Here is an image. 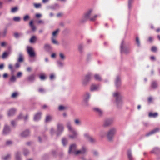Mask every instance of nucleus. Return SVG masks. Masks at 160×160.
Listing matches in <instances>:
<instances>
[{
    "label": "nucleus",
    "instance_id": "4468645a",
    "mask_svg": "<svg viewBox=\"0 0 160 160\" xmlns=\"http://www.w3.org/2000/svg\"><path fill=\"white\" fill-rule=\"evenodd\" d=\"M92 10H89L84 14V18L85 20H86L88 19H90V18H91L90 17V16L91 12H92Z\"/></svg>",
    "mask_w": 160,
    "mask_h": 160
},
{
    "label": "nucleus",
    "instance_id": "6ab92c4d",
    "mask_svg": "<svg viewBox=\"0 0 160 160\" xmlns=\"http://www.w3.org/2000/svg\"><path fill=\"white\" fill-rule=\"evenodd\" d=\"M127 154L128 158L129 160H134V158L132 157L131 150L129 149L127 151Z\"/></svg>",
    "mask_w": 160,
    "mask_h": 160
},
{
    "label": "nucleus",
    "instance_id": "7c9ffc66",
    "mask_svg": "<svg viewBox=\"0 0 160 160\" xmlns=\"http://www.w3.org/2000/svg\"><path fill=\"white\" fill-rule=\"evenodd\" d=\"M11 154H8L6 156L3 157L2 158V160H10L11 159Z\"/></svg>",
    "mask_w": 160,
    "mask_h": 160
},
{
    "label": "nucleus",
    "instance_id": "0eeeda50",
    "mask_svg": "<svg viewBox=\"0 0 160 160\" xmlns=\"http://www.w3.org/2000/svg\"><path fill=\"white\" fill-rule=\"evenodd\" d=\"M27 51L30 57H33L35 56V53L32 47L28 46L27 47Z\"/></svg>",
    "mask_w": 160,
    "mask_h": 160
},
{
    "label": "nucleus",
    "instance_id": "f704fd0d",
    "mask_svg": "<svg viewBox=\"0 0 160 160\" xmlns=\"http://www.w3.org/2000/svg\"><path fill=\"white\" fill-rule=\"evenodd\" d=\"M52 119V117L50 115L47 116L46 118L45 122H50Z\"/></svg>",
    "mask_w": 160,
    "mask_h": 160
},
{
    "label": "nucleus",
    "instance_id": "dca6fc26",
    "mask_svg": "<svg viewBox=\"0 0 160 160\" xmlns=\"http://www.w3.org/2000/svg\"><path fill=\"white\" fill-rule=\"evenodd\" d=\"M100 88L99 84H93L91 85L90 88V90L92 91H93L98 90Z\"/></svg>",
    "mask_w": 160,
    "mask_h": 160
},
{
    "label": "nucleus",
    "instance_id": "a878e982",
    "mask_svg": "<svg viewBox=\"0 0 160 160\" xmlns=\"http://www.w3.org/2000/svg\"><path fill=\"white\" fill-rule=\"evenodd\" d=\"M66 126L68 128V130L69 131H71L72 130H74L73 129L71 126V122L70 121H68L67 122Z\"/></svg>",
    "mask_w": 160,
    "mask_h": 160
},
{
    "label": "nucleus",
    "instance_id": "0e129e2a",
    "mask_svg": "<svg viewBox=\"0 0 160 160\" xmlns=\"http://www.w3.org/2000/svg\"><path fill=\"white\" fill-rule=\"evenodd\" d=\"M52 42L55 44H57L58 45H59V43L56 41L55 39H53V38H52Z\"/></svg>",
    "mask_w": 160,
    "mask_h": 160
},
{
    "label": "nucleus",
    "instance_id": "393cba45",
    "mask_svg": "<svg viewBox=\"0 0 160 160\" xmlns=\"http://www.w3.org/2000/svg\"><path fill=\"white\" fill-rule=\"evenodd\" d=\"M75 124L76 126H80L82 125L81 121L78 118H76L74 120Z\"/></svg>",
    "mask_w": 160,
    "mask_h": 160
},
{
    "label": "nucleus",
    "instance_id": "c03bdc74",
    "mask_svg": "<svg viewBox=\"0 0 160 160\" xmlns=\"http://www.w3.org/2000/svg\"><path fill=\"white\" fill-rule=\"evenodd\" d=\"M88 140L92 143H94L96 142V140L91 137H90Z\"/></svg>",
    "mask_w": 160,
    "mask_h": 160
},
{
    "label": "nucleus",
    "instance_id": "58836bf2",
    "mask_svg": "<svg viewBox=\"0 0 160 160\" xmlns=\"http://www.w3.org/2000/svg\"><path fill=\"white\" fill-rule=\"evenodd\" d=\"M133 0H128V8L129 9L131 8L133 2Z\"/></svg>",
    "mask_w": 160,
    "mask_h": 160
},
{
    "label": "nucleus",
    "instance_id": "de8ad7c7",
    "mask_svg": "<svg viewBox=\"0 0 160 160\" xmlns=\"http://www.w3.org/2000/svg\"><path fill=\"white\" fill-rule=\"evenodd\" d=\"M62 143L63 146H65L67 143V141L66 138H63L62 139Z\"/></svg>",
    "mask_w": 160,
    "mask_h": 160
},
{
    "label": "nucleus",
    "instance_id": "a211bd4d",
    "mask_svg": "<svg viewBox=\"0 0 160 160\" xmlns=\"http://www.w3.org/2000/svg\"><path fill=\"white\" fill-rule=\"evenodd\" d=\"M30 133L29 130L27 129L21 133V136L22 137H25L29 136L30 134Z\"/></svg>",
    "mask_w": 160,
    "mask_h": 160
},
{
    "label": "nucleus",
    "instance_id": "bb28decb",
    "mask_svg": "<svg viewBox=\"0 0 160 160\" xmlns=\"http://www.w3.org/2000/svg\"><path fill=\"white\" fill-rule=\"evenodd\" d=\"M8 32V30L7 28H5L3 31L1 32V36L2 37L4 38L7 35Z\"/></svg>",
    "mask_w": 160,
    "mask_h": 160
},
{
    "label": "nucleus",
    "instance_id": "6e6552de",
    "mask_svg": "<svg viewBox=\"0 0 160 160\" xmlns=\"http://www.w3.org/2000/svg\"><path fill=\"white\" fill-rule=\"evenodd\" d=\"M112 123V119H106L104 121L103 126L104 127H107L110 125Z\"/></svg>",
    "mask_w": 160,
    "mask_h": 160
},
{
    "label": "nucleus",
    "instance_id": "4d7b16f0",
    "mask_svg": "<svg viewBox=\"0 0 160 160\" xmlns=\"http://www.w3.org/2000/svg\"><path fill=\"white\" fill-rule=\"evenodd\" d=\"M13 20L16 22H19L20 20V18L19 17H15L13 18Z\"/></svg>",
    "mask_w": 160,
    "mask_h": 160
},
{
    "label": "nucleus",
    "instance_id": "c85d7f7f",
    "mask_svg": "<svg viewBox=\"0 0 160 160\" xmlns=\"http://www.w3.org/2000/svg\"><path fill=\"white\" fill-rule=\"evenodd\" d=\"M29 25L32 31L34 32L36 30V27L33 24V21L31 20L29 23Z\"/></svg>",
    "mask_w": 160,
    "mask_h": 160
},
{
    "label": "nucleus",
    "instance_id": "5701e85b",
    "mask_svg": "<svg viewBox=\"0 0 160 160\" xmlns=\"http://www.w3.org/2000/svg\"><path fill=\"white\" fill-rule=\"evenodd\" d=\"M35 75L32 74L29 76L27 78V80L30 82H33L35 80Z\"/></svg>",
    "mask_w": 160,
    "mask_h": 160
},
{
    "label": "nucleus",
    "instance_id": "603ef678",
    "mask_svg": "<svg viewBox=\"0 0 160 160\" xmlns=\"http://www.w3.org/2000/svg\"><path fill=\"white\" fill-rule=\"evenodd\" d=\"M16 77H15V76L14 75H12V77L10 78V80L11 82H14L16 80Z\"/></svg>",
    "mask_w": 160,
    "mask_h": 160
},
{
    "label": "nucleus",
    "instance_id": "13d9d810",
    "mask_svg": "<svg viewBox=\"0 0 160 160\" xmlns=\"http://www.w3.org/2000/svg\"><path fill=\"white\" fill-rule=\"evenodd\" d=\"M92 55L90 54H88L87 57V60L88 61H89L91 59Z\"/></svg>",
    "mask_w": 160,
    "mask_h": 160
},
{
    "label": "nucleus",
    "instance_id": "f03ea898",
    "mask_svg": "<svg viewBox=\"0 0 160 160\" xmlns=\"http://www.w3.org/2000/svg\"><path fill=\"white\" fill-rule=\"evenodd\" d=\"M113 96L116 98V101L117 107L120 108L123 104V102L122 100V96L119 92H116L113 93Z\"/></svg>",
    "mask_w": 160,
    "mask_h": 160
},
{
    "label": "nucleus",
    "instance_id": "2f4dec72",
    "mask_svg": "<svg viewBox=\"0 0 160 160\" xmlns=\"http://www.w3.org/2000/svg\"><path fill=\"white\" fill-rule=\"evenodd\" d=\"M37 40V38L36 36H32L29 40V42L32 43H34Z\"/></svg>",
    "mask_w": 160,
    "mask_h": 160
},
{
    "label": "nucleus",
    "instance_id": "e2e57ef3",
    "mask_svg": "<svg viewBox=\"0 0 160 160\" xmlns=\"http://www.w3.org/2000/svg\"><path fill=\"white\" fill-rule=\"evenodd\" d=\"M84 136L86 139L88 140L91 137L88 133H85L84 134Z\"/></svg>",
    "mask_w": 160,
    "mask_h": 160
},
{
    "label": "nucleus",
    "instance_id": "680f3d73",
    "mask_svg": "<svg viewBox=\"0 0 160 160\" xmlns=\"http://www.w3.org/2000/svg\"><path fill=\"white\" fill-rule=\"evenodd\" d=\"M22 34H19L18 33H15L14 34V36L16 38H18Z\"/></svg>",
    "mask_w": 160,
    "mask_h": 160
},
{
    "label": "nucleus",
    "instance_id": "49530a36",
    "mask_svg": "<svg viewBox=\"0 0 160 160\" xmlns=\"http://www.w3.org/2000/svg\"><path fill=\"white\" fill-rule=\"evenodd\" d=\"M18 9V8L17 7H14L12 8L11 10V12L14 13L16 12Z\"/></svg>",
    "mask_w": 160,
    "mask_h": 160
},
{
    "label": "nucleus",
    "instance_id": "72a5a7b5",
    "mask_svg": "<svg viewBox=\"0 0 160 160\" xmlns=\"http://www.w3.org/2000/svg\"><path fill=\"white\" fill-rule=\"evenodd\" d=\"M160 149L158 148H155L151 151V153H158L159 152Z\"/></svg>",
    "mask_w": 160,
    "mask_h": 160
},
{
    "label": "nucleus",
    "instance_id": "e433bc0d",
    "mask_svg": "<svg viewBox=\"0 0 160 160\" xmlns=\"http://www.w3.org/2000/svg\"><path fill=\"white\" fill-rule=\"evenodd\" d=\"M23 59L22 55L21 53H20L19 54V57L18 60V62H21L23 61Z\"/></svg>",
    "mask_w": 160,
    "mask_h": 160
},
{
    "label": "nucleus",
    "instance_id": "c756f323",
    "mask_svg": "<svg viewBox=\"0 0 160 160\" xmlns=\"http://www.w3.org/2000/svg\"><path fill=\"white\" fill-rule=\"evenodd\" d=\"M60 59L62 61H64L66 59V57L64 54L62 52H61L59 54Z\"/></svg>",
    "mask_w": 160,
    "mask_h": 160
},
{
    "label": "nucleus",
    "instance_id": "09e8293b",
    "mask_svg": "<svg viewBox=\"0 0 160 160\" xmlns=\"http://www.w3.org/2000/svg\"><path fill=\"white\" fill-rule=\"evenodd\" d=\"M8 55V53L6 52H4L2 55V58L3 59L5 58H6L7 57Z\"/></svg>",
    "mask_w": 160,
    "mask_h": 160
},
{
    "label": "nucleus",
    "instance_id": "20e7f679",
    "mask_svg": "<svg viewBox=\"0 0 160 160\" xmlns=\"http://www.w3.org/2000/svg\"><path fill=\"white\" fill-rule=\"evenodd\" d=\"M131 51L129 48L125 46V42L124 40H122L120 45V52L121 53L127 54Z\"/></svg>",
    "mask_w": 160,
    "mask_h": 160
},
{
    "label": "nucleus",
    "instance_id": "f3484780",
    "mask_svg": "<svg viewBox=\"0 0 160 160\" xmlns=\"http://www.w3.org/2000/svg\"><path fill=\"white\" fill-rule=\"evenodd\" d=\"M70 132L72 134V135H70L69 136V137L70 138L74 139L77 137L78 133L74 129Z\"/></svg>",
    "mask_w": 160,
    "mask_h": 160
},
{
    "label": "nucleus",
    "instance_id": "052dcab7",
    "mask_svg": "<svg viewBox=\"0 0 160 160\" xmlns=\"http://www.w3.org/2000/svg\"><path fill=\"white\" fill-rule=\"evenodd\" d=\"M59 8V5L58 4H56L52 8L53 9H56Z\"/></svg>",
    "mask_w": 160,
    "mask_h": 160
},
{
    "label": "nucleus",
    "instance_id": "f257e3e1",
    "mask_svg": "<svg viewBox=\"0 0 160 160\" xmlns=\"http://www.w3.org/2000/svg\"><path fill=\"white\" fill-rule=\"evenodd\" d=\"M76 145L75 144H72L69 147L68 153L77 155L79 154H84L86 151V149L84 146H82L81 149L76 151Z\"/></svg>",
    "mask_w": 160,
    "mask_h": 160
},
{
    "label": "nucleus",
    "instance_id": "7ed1b4c3",
    "mask_svg": "<svg viewBox=\"0 0 160 160\" xmlns=\"http://www.w3.org/2000/svg\"><path fill=\"white\" fill-rule=\"evenodd\" d=\"M116 131V128H112L108 130L107 133V136L108 139L109 141H111L112 140Z\"/></svg>",
    "mask_w": 160,
    "mask_h": 160
},
{
    "label": "nucleus",
    "instance_id": "bf43d9fd",
    "mask_svg": "<svg viewBox=\"0 0 160 160\" xmlns=\"http://www.w3.org/2000/svg\"><path fill=\"white\" fill-rule=\"evenodd\" d=\"M12 143V142L11 140H8L6 142V144L7 146H9Z\"/></svg>",
    "mask_w": 160,
    "mask_h": 160
},
{
    "label": "nucleus",
    "instance_id": "39448f33",
    "mask_svg": "<svg viewBox=\"0 0 160 160\" xmlns=\"http://www.w3.org/2000/svg\"><path fill=\"white\" fill-rule=\"evenodd\" d=\"M92 75L91 73H89L86 75L82 80V84L84 86L88 84L89 82L91 80Z\"/></svg>",
    "mask_w": 160,
    "mask_h": 160
},
{
    "label": "nucleus",
    "instance_id": "2eb2a0df",
    "mask_svg": "<svg viewBox=\"0 0 160 160\" xmlns=\"http://www.w3.org/2000/svg\"><path fill=\"white\" fill-rule=\"evenodd\" d=\"M41 117V113L40 112H39L35 114L33 120L35 121H38L40 120Z\"/></svg>",
    "mask_w": 160,
    "mask_h": 160
},
{
    "label": "nucleus",
    "instance_id": "ea45409f",
    "mask_svg": "<svg viewBox=\"0 0 160 160\" xmlns=\"http://www.w3.org/2000/svg\"><path fill=\"white\" fill-rule=\"evenodd\" d=\"M105 135L106 132L103 130L101 131L99 133V136L102 138L104 137L105 136Z\"/></svg>",
    "mask_w": 160,
    "mask_h": 160
},
{
    "label": "nucleus",
    "instance_id": "412c9836",
    "mask_svg": "<svg viewBox=\"0 0 160 160\" xmlns=\"http://www.w3.org/2000/svg\"><path fill=\"white\" fill-rule=\"evenodd\" d=\"M16 111V109L15 108H12L10 109L8 113V116L9 117L13 116L15 114Z\"/></svg>",
    "mask_w": 160,
    "mask_h": 160
},
{
    "label": "nucleus",
    "instance_id": "423d86ee",
    "mask_svg": "<svg viewBox=\"0 0 160 160\" xmlns=\"http://www.w3.org/2000/svg\"><path fill=\"white\" fill-rule=\"evenodd\" d=\"M64 130V127L62 124L58 123L57 124V131L56 134L58 136L61 135Z\"/></svg>",
    "mask_w": 160,
    "mask_h": 160
},
{
    "label": "nucleus",
    "instance_id": "473e14b6",
    "mask_svg": "<svg viewBox=\"0 0 160 160\" xmlns=\"http://www.w3.org/2000/svg\"><path fill=\"white\" fill-rule=\"evenodd\" d=\"M158 116V113L157 112H155L154 113H152V112H150L149 113L148 116L150 118H155L157 117Z\"/></svg>",
    "mask_w": 160,
    "mask_h": 160
},
{
    "label": "nucleus",
    "instance_id": "a19ab883",
    "mask_svg": "<svg viewBox=\"0 0 160 160\" xmlns=\"http://www.w3.org/2000/svg\"><path fill=\"white\" fill-rule=\"evenodd\" d=\"M29 153V151L26 148H24L23 149V153L24 155L26 156L28 155Z\"/></svg>",
    "mask_w": 160,
    "mask_h": 160
},
{
    "label": "nucleus",
    "instance_id": "f8f14e48",
    "mask_svg": "<svg viewBox=\"0 0 160 160\" xmlns=\"http://www.w3.org/2000/svg\"><path fill=\"white\" fill-rule=\"evenodd\" d=\"M115 84L117 88L119 87L121 84V78L119 75L117 76L116 77L115 80Z\"/></svg>",
    "mask_w": 160,
    "mask_h": 160
},
{
    "label": "nucleus",
    "instance_id": "9b49d317",
    "mask_svg": "<svg viewBox=\"0 0 160 160\" xmlns=\"http://www.w3.org/2000/svg\"><path fill=\"white\" fill-rule=\"evenodd\" d=\"M10 127L7 125H5L3 130V134L5 135H7L10 133Z\"/></svg>",
    "mask_w": 160,
    "mask_h": 160
},
{
    "label": "nucleus",
    "instance_id": "864d4df0",
    "mask_svg": "<svg viewBox=\"0 0 160 160\" xmlns=\"http://www.w3.org/2000/svg\"><path fill=\"white\" fill-rule=\"evenodd\" d=\"M29 19V16L28 15H26L23 17V19L24 21H26Z\"/></svg>",
    "mask_w": 160,
    "mask_h": 160
},
{
    "label": "nucleus",
    "instance_id": "37998d69",
    "mask_svg": "<svg viewBox=\"0 0 160 160\" xmlns=\"http://www.w3.org/2000/svg\"><path fill=\"white\" fill-rule=\"evenodd\" d=\"M136 42L138 46V47L140 46V42L139 38L138 37H136Z\"/></svg>",
    "mask_w": 160,
    "mask_h": 160
},
{
    "label": "nucleus",
    "instance_id": "aec40b11",
    "mask_svg": "<svg viewBox=\"0 0 160 160\" xmlns=\"http://www.w3.org/2000/svg\"><path fill=\"white\" fill-rule=\"evenodd\" d=\"M63 61L58 60L57 61V66L59 68H62L64 66V63Z\"/></svg>",
    "mask_w": 160,
    "mask_h": 160
},
{
    "label": "nucleus",
    "instance_id": "4c0bfd02",
    "mask_svg": "<svg viewBox=\"0 0 160 160\" xmlns=\"http://www.w3.org/2000/svg\"><path fill=\"white\" fill-rule=\"evenodd\" d=\"M78 49L79 52L81 53L83 50V46L82 44H80L78 46Z\"/></svg>",
    "mask_w": 160,
    "mask_h": 160
},
{
    "label": "nucleus",
    "instance_id": "c9c22d12",
    "mask_svg": "<svg viewBox=\"0 0 160 160\" xmlns=\"http://www.w3.org/2000/svg\"><path fill=\"white\" fill-rule=\"evenodd\" d=\"M94 77L95 80L98 81H101L102 80V78L100 75L98 74H95L94 75Z\"/></svg>",
    "mask_w": 160,
    "mask_h": 160
},
{
    "label": "nucleus",
    "instance_id": "79ce46f5",
    "mask_svg": "<svg viewBox=\"0 0 160 160\" xmlns=\"http://www.w3.org/2000/svg\"><path fill=\"white\" fill-rule=\"evenodd\" d=\"M33 5L34 7L36 8H41L42 6V5L41 3H34L33 4Z\"/></svg>",
    "mask_w": 160,
    "mask_h": 160
},
{
    "label": "nucleus",
    "instance_id": "9d476101",
    "mask_svg": "<svg viewBox=\"0 0 160 160\" xmlns=\"http://www.w3.org/2000/svg\"><path fill=\"white\" fill-rule=\"evenodd\" d=\"M90 97V93L88 92H86L84 94L83 96V101L85 103L86 105H87V102H88Z\"/></svg>",
    "mask_w": 160,
    "mask_h": 160
},
{
    "label": "nucleus",
    "instance_id": "69168bd1",
    "mask_svg": "<svg viewBox=\"0 0 160 160\" xmlns=\"http://www.w3.org/2000/svg\"><path fill=\"white\" fill-rule=\"evenodd\" d=\"M50 133L52 135H53L55 133V130L53 128H52L50 130Z\"/></svg>",
    "mask_w": 160,
    "mask_h": 160
},
{
    "label": "nucleus",
    "instance_id": "a18cd8bd",
    "mask_svg": "<svg viewBox=\"0 0 160 160\" xmlns=\"http://www.w3.org/2000/svg\"><path fill=\"white\" fill-rule=\"evenodd\" d=\"M8 68L10 69L12 73H13L14 72V70L13 69V67L12 64H9L8 66Z\"/></svg>",
    "mask_w": 160,
    "mask_h": 160
},
{
    "label": "nucleus",
    "instance_id": "4be33fe9",
    "mask_svg": "<svg viewBox=\"0 0 160 160\" xmlns=\"http://www.w3.org/2000/svg\"><path fill=\"white\" fill-rule=\"evenodd\" d=\"M15 157L16 160H22L21 158V152L18 151L15 153Z\"/></svg>",
    "mask_w": 160,
    "mask_h": 160
},
{
    "label": "nucleus",
    "instance_id": "8fccbe9b",
    "mask_svg": "<svg viewBox=\"0 0 160 160\" xmlns=\"http://www.w3.org/2000/svg\"><path fill=\"white\" fill-rule=\"evenodd\" d=\"M99 16V15H94L93 17L90 18V20L91 21H94L96 20L97 17Z\"/></svg>",
    "mask_w": 160,
    "mask_h": 160
},
{
    "label": "nucleus",
    "instance_id": "3c124183",
    "mask_svg": "<svg viewBox=\"0 0 160 160\" xmlns=\"http://www.w3.org/2000/svg\"><path fill=\"white\" fill-rule=\"evenodd\" d=\"M17 120L16 119L15 120H12L11 122V124L14 127L16 126V121Z\"/></svg>",
    "mask_w": 160,
    "mask_h": 160
},
{
    "label": "nucleus",
    "instance_id": "774afa93",
    "mask_svg": "<svg viewBox=\"0 0 160 160\" xmlns=\"http://www.w3.org/2000/svg\"><path fill=\"white\" fill-rule=\"evenodd\" d=\"M59 29H57L56 30L53 32L52 33V35L53 36H55L56 35V34L58 33V32L59 31Z\"/></svg>",
    "mask_w": 160,
    "mask_h": 160
},
{
    "label": "nucleus",
    "instance_id": "5fc2aeb1",
    "mask_svg": "<svg viewBox=\"0 0 160 160\" xmlns=\"http://www.w3.org/2000/svg\"><path fill=\"white\" fill-rule=\"evenodd\" d=\"M23 116L22 113H20L16 118V120H19L22 118Z\"/></svg>",
    "mask_w": 160,
    "mask_h": 160
},
{
    "label": "nucleus",
    "instance_id": "338daca9",
    "mask_svg": "<svg viewBox=\"0 0 160 160\" xmlns=\"http://www.w3.org/2000/svg\"><path fill=\"white\" fill-rule=\"evenodd\" d=\"M29 115L28 114H27L24 117H23L24 120L25 121H27L29 118Z\"/></svg>",
    "mask_w": 160,
    "mask_h": 160
},
{
    "label": "nucleus",
    "instance_id": "cd10ccee",
    "mask_svg": "<svg viewBox=\"0 0 160 160\" xmlns=\"http://www.w3.org/2000/svg\"><path fill=\"white\" fill-rule=\"evenodd\" d=\"M94 110L96 112L99 116H101L103 112L100 109L98 108H94Z\"/></svg>",
    "mask_w": 160,
    "mask_h": 160
},
{
    "label": "nucleus",
    "instance_id": "b1692460",
    "mask_svg": "<svg viewBox=\"0 0 160 160\" xmlns=\"http://www.w3.org/2000/svg\"><path fill=\"white\" fill-rule=\"evenodd\" d=\"M44 49L46 51L49 52L52 49V48L49 44L46 43L44 45Z\"/></svg>",
    "mask_w": 160,
    "mask_h": 160
},
{
    "label": "nucleus",
    "instance_id": "ddd939ff",
    "mask_svg": "<svg viewBox=\"0 0 160 160\" xmlns=\"http://www.w3.org/2000/svg\"><path fill=\"white\" fill-rule=\"evenodd\" d=\"M159 130H160V128H155V129L152 130L150 132H149L147 133L146 134L145 136L147 137L149 136L150 135L153 134L155 133H156L159 132Z\"/></svg>",
    "mask_w": 160,
    "mask_h": 160
},
{
    "label": "nucleus",
    "instance_id": "1a4fd4ad",
    "mask_svg": "<svg viewBox=\"0 0 160 160\" xmlns=\"http://www.w3.org/2000/svg\"><path fill=\"white\" fill-rule=\"evenodd\" d=\"M158 87V82L156 80L152 81L151 83V88L152 89H156Z\"/></svg>",
    "mask_w": 160,
    "mask_h": 160
},
{
    "label": "nucleus",
    "instance_id": "6e6d98bb",
    "mask_svg": "<svg viewBox=\"0 0 160 160\" xmlns=\"http://www.w3.org/2000/svg\"><path fill=\"white\" fill-rule=\"evenodd\" d=\"M18 94V93L17 92H14L12 93V94L11 95V97L12 98H15L16 97L17 95Z\"/></svg>",
    "mask_w": 160,
    "mask_h": 160
}]
</instances>
